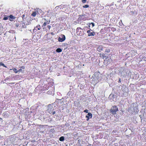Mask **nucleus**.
Segmentation results:
<instances>
[{
    "label": "nucleus",
    "instance_id": "nucleus-11",
    "mask_svg": "<svg viewBox=\"0 0 146 146\" xmlns=\"http://www.w3.org/2000/svg\"><path fill=\"white\" fill-rule=\"evenodd\" d=\"M116 96H115L113 95V94H111L110 95L109 98H111V97H112L113 98H115L116 97Z\"/></svg>",
    "mask_w": 146,
    "mask_h": 146
},
{
    "label": "nucleus",
    "instance_id": "nucleus-27",
    "mask_svg": "<svg viewBox=\"0 0 146 146\" xmlns=\"http://www.w3.org/2000/svg\"><path fill=\"white\" fill-rule=\"evenodd\" d=\"M91 24L92 25V27H94V23H92Z\"/></svg>",
    "mask_w": 146,
    "mask_h": 146
},
{
    "label": "nucleus",
    "instance_id": "nucleus-38",
    "mask_svg": "<svg viewBox=\"0 0 146 146\" xmlns=\"http://www.w3.org/2000/svg\"><path fill=\"white\" fill-rule=\"evenodd\" d=\"M126 88L125 89H127V88Z\"/></svg>",
    "mask_w": 146,
    "mask_h": 146
},
{
    "label": "nucleus",
    "instance_id": "nucleus-28",
    "mask_svg": "<svg viewBox=\"0 0 146 146\" xmlns=\"http://www.w3.org/2000/svg\"><path fill=\"white\" fill-rule=\"evenodd\" d=\"M48 29H50L51 28V26L50 25H48Z\"/></svg>",
    "mask_w": 146,
    "mask_h": 146
},
{
    "label": "nucleus",
    "instance_id": "nucleus-6",
    "mask_svg": "<svg viewBox=\"0 0 146 146\" xmlns=\"http://www.w3.org/2000/svg\"><path fill=\"white\" fill-rule=\"evenodd\" d=\"M92 114L90 113H88L87 115L86 116L87 118V121H88L90 118H91L92 117Z\"/></svg>",
    "mask_w": 146,
    "mask_h": 146
},
{
    "label": "nucleus",
    "instance_id": "nucleus-2",
    "mask_svg": "<svg viewBox=\"0 0 146 146\" xmlns=\"http://www.w3.org/2000/svg\"><path fill=\"white\" fill-rule=\"evenodd\" d=\"M133 107L131 108V110L133 112L136 113L138 112L137 107L136 106V104H134L132 105L131 106Z\"/></svg>",
    "mask_w": 146,
    "mask_h": 146
},
{
    "label": "nucleus",
    "instance_id": "nucleus-34",
    "mask_svg": "<svg viewBox=\"0 0 146 146\" xmlns=\"http://www.w3.org/2000/svg\"><path fill=\"white\" fill-rule=\"evenodd\" d=\"M51 34H52V35H54V33H53V32H52L51 33Z\"/></svg>",
    "mask_w": 146,
    "mask_h": 146
},
{
    "label": "nucleus",
    "instance_id": "nucleus-18",
    "mask_svg": "<svg viewBox=\"0 0 146 146\" xmlns=\"http://www.w3.org/2000/svg\"><path fill=\"white\" fill-rule=\"evenodd\" d=\"M13 70L14 71V72L16 73H17V72H19V71H18L15 68L13 69Z\"/></svg>",
    "mask_w": 146,
    "mask_h": 146
},
{
    "label": "nucleus",
    "instance_id": "nucleus-13",
    "mask_svg": "<svg viewBox=\"0 0 146 146\" xmlns=\"http://www.w3.org/2000/svg\"><path fill=\"white\" fill-rule=\"evenodd\" d=\"M22 18L24 20L25 19H26V17H25V14H24L23 15H22Z\"/></svg>",
    "mask_w": 146,
    "mask_h": 146
},
{
    "label": "nucleus",
    "instance_id": "nucleus-1",
    "mask_svg": "<svg viewBox=\"0 0 146 146\" xmlns=\"http://www.w3.org/2000/svg\"><path fill=\"white\" fill-rule=\"evenodd\" d=\"M118 111V108L115 106H113L110 110V111L113 114L116 113V112Z\"/></svg>",
    "mask_w": 146,
    "mask_h": 146
},
{
    "label": "nucleus",
    "instance_id": "nucleus-17",
    "mask_svg": "<svg viewBox=\"0 0 146 146\" xmlns=\"http://www.w3.org/2000/svg\"><path fill=\"white\" fill-rule=\"evenodd\" d=\"M101 57H102V58H104L105 56V54H100Z\"/></svg>",
    "mask_w": 146,
    "mask_h": 146
},
{
    "label": "nucleus",
    "instance_id": "nucleus-4",
    "mask_svg": "<svg viewBox=\"0 0 146 146\" xmlns=\"http://www.w3.org/2000/svg\"><path fill=\"white\" fill-rule=\"evenodd\" d=\"M61 37H59L58 38V40L59 42H62L65 40V36L64 35H62Z\"/></svg>",
    "mask_w": 146,
    "mask_h": 146
},
{
    "label": "nucleus",
    "instance_id": "nucleus-29",
    "mask_svg": "<svg viewBox=\"0 0 146 146\" xmlns=\"http://www.w3.org/2000/svg\"><path fill=\"white\" fill-rule=\"evenodd\" d=\"M121 23L120 22H119V24L121 26V24L122 23V24H123V23H122L121 21Z\"/></svg>",
    "mask_w": 146,
    "mask_h": 146
},
{
    "label": "nucleus",
    "instance_id": "nucleus-25",
    "mask_svg": "<svg viewBox=\"0 0 146 146\" xmlns=\"http://www.w3.org/2000/svg\"><path fill=\"white\" fill-rule=\"evenodd\" d=\"M55 113V111H52V113L51 114L52 115H54Z\"/></svg>",
    "mask_w": 146,
    "mask_h": 146
},
{
    "label": "nucleus",
    "instance_id": "nucleus-16",
    "mask_svg": "<svg viewBox=\"0 0 146 146\" xmlns=\"http://www.w3.org/2000/svg\"><path fill=\"white\" fill-rule=\"evenodd\" d=\"M85 15H86L85 14L80 15H79V18H80V19H82L81 18H82L83 16H84Z\"/></svg>",
    "mask_w": 146,
    "mask_h": 146
},
{
    "label": "nucleus",
    "instance_id": "nucleus-19",
    "mask_svg": "<svg viewBox=\"0 0 146 146\" xmlns=\"http://www.w3.org/2000/svg\"><path fill=\"white\" fill-rule=\"evenodd\" d=\"M105 52H106L108 53L110 52V50L109 49H106L105 50Z\"/></svg>",
    "mask_w": 146,
    "mask_h": 146
},
{
    "label": "nucleus",
    "instance_id": "nucleus-9",
    "mask_svg": "<svg viewBox=\"0 0 146 146\" xmlns=\"http://www.w3.org/2000/svg\"><path fill=\"white\" fill-rule=\"evenodd\" d=\"M56 52H62V50L60 48H58L56 50Z\"/></svg>",
    "mask_w": 146,
    "mask_h": 146
},
{
    "label": "nucleus",
    "instance_id": "nucleus-14",
    "mask_svg": "<svg viewBox=\"0 0 146 146\" xmlns=\"http://www.w3.org/2000/svg\"><path fill=\"white\" fill-rule=\"evenodd\" d=\"M9 17L11 19H14L15 18V17L14 16H13L12 15H10L9 16V17Z\"/></svg>",
    "mask_w": 146,
    "mask_h": 146
},
{
    "label": "nucleus",
    "instance_id": "nucleus-5",
    "mask_svg": "<svg viewBox=\"0 0 146 146\" xmlns=\"http://www.w3.org/2000/svg\"><path fill=\"white\" fill-rule=\"evenodd\" d=\"M87 32L88 34V35L89 36H93L96 34L95 32H91L90 30L87 31Z\"/></svg>",
    "mask_w": 146,
    "mask_h": 146
},
{
    "label": "nucleus",
    "instance_id": "nucleus-23",
    "mask_svg": "<svg viewBox=\"0 0 146 146\" xmlns=\"http://www.w3.org/2000/svg\"><path fill=\"white\" fill-rule=\"evenodd\" d=\"M0 64L1 65H2V66H3L4 67H6V66H5V64L3 63H1Z\"/></svg>",
    "mask_w": 146,
    "mask_h": 146
},
{
    "label": "nucleus",
    "instance_id": "nucleus-33",
    "mask_svg": "<svg viewBox=\"0 0 146 146\" xmlns=\"http://www.w3.org/2000/svg\"><path fill=\"white\" fill-rule=\"evenodd\" d=\"M142 117V115H140V117L141 118H141Z\"/></svg>",
    "mask_w": 146,
    "mask_h": 146
},
{
    "label": "nucleus",
    "instance_id": "nucleus-30",
    "mask_svg": "<svg viewBox=\"0 0 146 146\" xmlns=\"http://www.w3.org/2000/svg\"><path fill=\"white\" fill-rule=\"evenodd\" d=\"M19 25L17 24V25H15V26L17 27H19Z\"/></svg>",
    "mask_w": 146,
    "mask_h": 146
},
{
    "label": "nucleus",
    "instance_id": "nucleus-20",
    "mask_svg": "<svg viewBox=\"0 0 146 146\" xmlns=\"http://www.w3.org/2000/svg\"><path fill=\"white\" fill-rule=\"evenodd\" d=\"M89 5H84L83 6L84 8H88L89 7Z\"/></svg>",
    "mask_w": 146,
    "mask_h": 146
},
{
    "label": "nucleus",
    "instance_id": "nucleus-31",
    "mask_svg": "<svg viewBox=\"0 0 146 146\" xmlns=\"http://www.w3.org/2000/svg\"><path fill=\"white\" fill-rule=\"evenodd\" d=\"M2 119L1 118H0V122H2Z\"/></svg>",
    "mask_w": 146,
    "mask_h": 146
},
{
    "label": "nucleus",
    "instance_id": "nucleus-10",
    "mask_svg": "<svg viewBox=\"0 0 146 146\" xmlns=\"http://www.w3.org/2000/svg\"><path fill=\"white\" fill-rule=\"evenodd\" d=\"M36 28L38 30H40L41 29L40 26V25H37L36 27L35 28V29H36Z\"/></svg>",
    "mask_w": 146,
    "mask_h": 146
},
{
    "label": "nucleus",
    "instance_id": "nucleus-7",
    "mask_svg": "<svg viewBox=\"0 0 146 146\" xmlns=\"http://www.w3.org/2000/svg\"><path fill=\"white\" fill-rule=\"evenodd\" d=\"M103 47L102 45L99 46L97 48V50L99 52H101L103 50Z\"/></svg>",
    "mask_w": 146,
    "mask_h": 146
},
{
    "label": "nucleus",
    "instance_id": "nucleus-22",
    "mask_svg": "<svg viewBox=\"0 0 146 146\" xmlns=\"http://www.w3.org/2000/svg\"><path fill=\"white\" fill-rule=\"evenodd\" d=\"M46 23L45 22L42 25L43 27H44V26H46Z\"/></svg>",
    "mask_w": 146,
    "mask_h": 146
},
{
    "label": "nucleus",
    "instance_id": "nucleus-12",
    "mask_svg": "<svg viewBox=\"0 0 146 146\" xmlns=\"http://www.w3.org/2000/svg\"><path fill=\"white\" fill-rule=\"evenodd\" d=\"M36 13L35 11L33 12V13L31 15L33 17H35L36 15Z\"/></svg>",
    "mask_w": 146,
    "mask_h": 146
},
{
    "label": "nucleus",
    "instance_id": "nucleus-8",
    "mask_svg": "<svg viewBox=\"0 0 146 146\" xmlns=\"http://www.w3.org/2000/svg\"><path fill=\"white\" fill-rule=\"evenodd\" d=\"M59 140L60 141H63L64 140V137L63 136H62L59 139Z\"/></svg>",
    "mask_w": 146,
    "mask_h": 146
},
{
    "label": "nucleus",
    "instance_id": "nucleus-32",
    "mask_svg": "<svg viewBox=\"0 0 146 146\" xmlns=\"http://www.w3.org/2000/svg\"><path fill=\"white\" fill-rule=\"evenodd\" d=\"M121 80L120 78H119V82H121Z\"/></svg>",
    "mask_w": 146,
    "mask_h": 146
},
{
    "label": "nucleus",
    "instance_id": "nucleus-37",
    "mask_svg": "<svg viewBox=\"0 0 146 146\" xmlns=\"http://www.w3.org/2000/svg\"><path fill=\"white\" fill-rule=\"evenodd\" d=\"M75 122H76L75 121H74L72 122V123H75Z\"/></svg>",
    "mask_w": 146,
    "mask_h": 146
},
{
    "label": "nucleus",
    "instance_id": "nucleus-3",
    "mask_svg": "<svg viewBox=\"0 0 146 146\" xmlns=\"http://www.w3.org/2000/svg\"><path fill=\"white\" fill-rule=\"evenodd\" d=\"M48 109L47 110V112L50 114H51L52 111L54 110V108L51 105H49L48 106Z\"/></svg>",
    "mask_w": 146,
    "mask_h": 146
},
{
    "label": "nucleus",
    "instance_id": "nucleus-24",
    "mask_svg": "<svg viewBox=\"0 0 146 146\" xmlns=\"http://www.w3.org/2000/svg\"><path fill=\"white\" fill-rule=\"evenodd\" d=\"M84 112L88 113V110H84Z\"/></svg>",
    "mask_w": 146,
    "mask_h": 146
},
{
    "label": "nucleus",
    "instance_id": "nucleus-36",
    "mask_svg": "<svg viewBox=\"0 0 146 146\" xmlns=\"http://www.w3.org/2000/svg\"><path fill=\"white\" fill-rule=\"evenodd\" d=\"M2 138V137L0 135V139H1Z\"/></svg>",
    "mask_w": 146,
    "mask_h": 146
},
{
    "label": "nucleus",
    "instance_id": "nucleus-21",
    "mask_svg": "<svg viewBox=\"0 0 146 146\" xmlns=\"http://www.w3.org/2000/svg\"><path fill=\"white\" fill-rule=\"evenodd\" d=\"M8 19V17H5L3 18V20H6Z\"/></svg>",
    "mask_w": 146,
    "mask_h": 146
},
{
    "label": "nucleus",
    "instance_id": "nucleus-35",
    "mask_svg": "<svg viewBox=\"0 0 146 146\" xmlns=\"http://www.w3.org/2000/svg\"><path fill=\"white\" fill-rule=\"evenodd\" d=\"M21 70H22L21 69H20L19 70H18V71H19V72H21Z\"/></svg>",
    "mask_w": 146,
    "mask_h": 146
},
{
    "label": "nucleus",
    "instance_id": "nucleus-26",
    "mask_svg": "<svg viewBox=\"0 0 146 146\" xmlns=\"http://www.w3.org/2000/svg\"><path fill=\"white\" fill-rule=\"evenodd\" d=\"M86 0H82V1L83 3H84L86 2Z\"/></svg>",
    "mask_w": 146,
    "mask_h": 146
},
{
    "label": "nucleus",
    "instance_id": "nucleus-15",
    "mask_svg": "<svg viewBox=\"0 0 146 146\" xmlns=\"http://www.w3.org/2000/svg\"><path fill=\"white\" fill-rule=\"evenodd\" d=\"M21 25H22V27L23 28H26V26L25 25L24 23H21Z\"/></svg>",
    "mask_w": 146,
    "mask_h": 146
}]
</instances>
